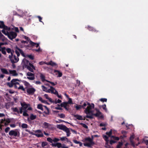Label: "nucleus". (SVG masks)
<instances>
[{
  "mask_svg": "<svg viewBox=\"0 0 148 148\" xmlns=\"http://www.w3.org/2000/svg\"><path fill=\"white\" fill-rule=\"evenodd\" d=\"M57 128L59 129L65 131L66 133V135L67 137L70 136L71 133L69 129L66 126L62 124L58 125L57 126Z\"/></svg>",
  "mask_w": 148,
  "mask_h": 148,
  "instance_id": "f257e3e1",
  "label": "nucleus"
},
{
  "mask_svg": "<svg viewBox=\"0 0 148 148\" xmlns=\"http://www.w3.org/2000/svg\"><path fill=\"white\" fill-rule=\"evenodd\" d=\"M21 80H19L17 79H14L11 80L10 82H8L7 83V86H8L10 88L12 87L13 85H20L19 83L16 82L17 81L21 82Z\"/></svg>",
  "mask_w": 148,
  "mask_h": 148,
  "instance_id": "f03ea898",
  "label": "nucleus"
},
{
  "mask_svg": "<svg viewBox=\"0 0 148 148\" xmlns=\"http://www.w3.org/2000/svg\"><path fill=\"white\" fill-rule=\"evenodd\" d=\"M8 58L12 64L16 63L19 60L18 57L16 56L15 55H14L12 53H11V54L9 55Z\"/></svg>",
  "mask_w": 148,
  "mask_h": 148,
  "instance_id": "7ed1b4c3",
  "label": "nucleus"
},
{
  "mask_svg": "<svg viewBox=\"0 0 148 148\" xmlns=\"http://www.w3.org/2000/svg\"><path fill=\"white\" fill-rule=\"evenodd\" d=\"M25 131L29 133V134H32V135H35L38 137H41L43 136V135L40 130H37L34 131L35 134L34 133L32 132H31L27 129H26Z\"/></svg>",
  "mask_w": 148,
  "mask_h": 148,
  "instance_id": "20e7f679",
  "label": "nucleus"
},
{
  "mask_svg": "<svg viewBox=\"0 0 148 148\" xmlns=\"http://www.w3.org/2000/svg\"><path fill=\"white\" fill-rule=\"evenodd\" d=\"M94 108V104L92 103L91 106H88L87 108L84 110L85 113L87 114H88L90 113H92V111L90 110Z\"/></svg>",
  "mask_w": 148,
  "mask_h": 148,
  "instance_id": "39448f33",
  "label": "nucleus"
},
{
  "mask_svg": "<svg viewBox=\"0 0 148 148\" xmlns=\"http://www.w3.org/2000/svg\"><path fill=\"white\" fill-rule=\"evenodd\" d=\"M17 36V34L16 32L12 31L9 32L7 36L9 39L12 40L15 38Z\"/></svg>",
  "mask_w": 148,
  "mask_h": 148,
  "instance_id": "423d86ee",
  "label": "nucleus"
},
{
  "mask_svg": "<svg viewBox=\"0 0 148 148\" xmlns=\"http://www.w3.org/2000/svg\"><path fill=\"white\" fill-rule=\"evenodd\" d=\"M97 111V112L95 114H92V115L95 116L96 117H98L99 119H103V116L102 115V113L100 112L97 109H95Z\"/></svg>",
  "mask_w": 148,
  "mask_h": 148,
  "instance_id": "0eeeda50",
  "label": "nucleus"
},
{
  "mask_svg": "<svg viewBox=\"0 0 148 148\" xmlns=\"http://www.w3.org/2000/svg\"><path fill=\"white\" fill-rule=\"evenodd\" d=\"M52 146L53 147H57L58 148H69L67 146H65V145L63 144L62 145L61 143H52L51 144Z\"/></svg>",
  "mask_w": 148,
  "mask_h": 148,
  "instance_id": "6e6552de",
  "label": "nucleus"
},
{
  "mask_svg": "<svg viewBox=\"0 0 148 148\" xmlns=\"http://www.w3.org/2000/svg\"><path fill=\"white\" fill-rule=\"evenodd\" d=\"M26 75L28 76L27 77V78L30 80H34L35 78L34 74L31 72H28Z\"/></svg>",
  "mask_w": 148,
  "mask_h": 148,
  "instance_id": "1a4fd4ad",
  "label": "nucleus"
},
{
  "mask_svg": "<svg viewBox=\"0 0 148 148\" xmlns=\"http://www.w3.org/2000/svg\"><path fill=\"white\" fill-rule=\"evenodd\" d=\"M36 89L34 88H27V92L29 95H33L36 91Z\"/></svg>",
  "mask_w": 148,
  "mask_h": 148,
  "instance_id": "9d476101",
  "label": "nucleus"
},
{
  "mask_svg": "<svg viewBox=\"0 0 148 148\" xmlns=\"http://www.w3.org/2000/svg\"><path fill=\"white\" fill-rule=\"evenodd\" d=\"M18 133L19 135V132H17L14 130H11L9 132V134L11 136H14V137H16L18 136Z\"/></svg>",
  "mask_w": 148,
  "mask_h": 148,
  "instance_id": "9b49d317",
  "label": "nucleus"
},
{
  "mask_svg": "<svg viewBox=\"0 0 148 148\" xmlns=\"http://www.w3.org/2000/svg\"><path fill=\"white\" fill-rule=\"evenodd\" d=\"M21 104L22 106L21 107L23 109V110H26L27 108L28 107V106H29V104H27L25 102L21 103Z\"/></svg>",
  "mask_w": 148,
  "mask_h": 148,
  "instance_id": "f8f14e48",
  "label": "nucleus"
},
{
  "mask_svg": "<svg viewBox=\"0 0 148 148\" xmlns=\"http://www.w3.org/2000/svg\"><path fill=\"white\" fill-rule=\"evenodd\" d=\"M87 28V29L90 31L94 32L97 33L99 32L95 28L90 26H88Z\"/></svg>",
  "mask_w": 148,
  "mask_h": 148,
  "instance_id": "ddd939ff",
  "label": "nucleus"
},
{
  "mask_svg": "<svg viewBox=\"0 0 148 148\" xmlns=\"http://www.w3.org/2000/svg\"><path fill=\"white\" fill-rule=\"evenodd\" d=\"M21 82L23 83L24 85L26 86L25 87L26 89L28 88V87H29L30 85V84L29 83L25 80H22L21 81Z\"/></svg>",
  "mask_w": 148,
  "mask_h": 148,
  "instance_id": "4468645a",
  "label": "nucleus"
},
{
  "mask_svg": "<svg viewBox=\"0 0 148 148\" xmlns=\"http://www.w3.org/2000/svg\"><path fill=\"white\" fill-rule=\"evenodd\" d=\"M45 64L48 65H51L52 66L57 65L56 64L53 62L52 61H50L49 62L46 63Z\"/></svg>",
  "mask_w": 148,
  "mask_h": 148,
  "instance_id": "2eb2a0df",
  "label": "nucleus"
},
{
  "mask_svg": "<svg viewBox=\"0 0 148 148\" xmlns=\"http://www.w3.org/2000/svg\"><path fill=\"white\" fill-rule=\"evenodd\" d=\"M92 138L90 137H87L85 138V140L86 141H88L91 143H94L93 142V137L92 136Z\"/></svg>",
  "mask_w": 148,
  "mask_h": 148,
  "instance_id": "dca6fc26",
  "label": "nucleus"
},
{
  "mask_svg": "<svg viewBox=\"0 0 148 148\" xmlns=\"http://www.w3.org/2000/svg\"><path fill=\"white\" fill-rule=\"evenodd\" d=\"M9 73L10 74H12V75L13 76H16L18 75V73L16 72V70H9Z\"/></svg>",
  "mask_w": 148,
  "mask_h": 148,
  "instance_id": "f3484780",
  "label": "nucleus"
},
{
  "mask_svg": "<svg viewBox=\"0 0 148 148\" xmlns=\"http://www.w3.org/2000/svg\"><path fill=\"white\" fill-rule=\"evenodd\" d=\"M54 72L55 73L56 75H58V77H60L62 75V73L58 70H54Z\"/></svg>",
  "mask_w": 148,
  "mask_h": 148,
  "instance_id": "a211bd4d",
  "label": "nucleus"
},
{
  "mask_svg": "<svg viewBox=\"0 0 148 148\" xmlns=\"http://www.w3.org/2000/svg\"><path fill=\"white\" fill-rule=\"evenodd\" d=\"M17 49L23 56L24 57H26V55H25L24 52L21 49L19 48H17Z\"/></svg>",
  "mask_w": 148,
  "mask_h": 148,
  "instance_id": "6ab92c4d",
  "label": "nucleus"
},
{
  "mask_svg": "<svg viewBox=\"0 0 148 148\" xmlns=\"http://www.w3.org/2000/svg\"><path fill=\"white\" fill-rule=\"evenodd\" d=\"M44 127L45 128H48L51 126V125L46 122H45L43 123Z\"/></svg>",
  "mask_w": 148,
  "mask_h": 148,
  "instance_id": "aec40b11",
  "label": "nucleus"
},
{
  "mask_svg": "<svg viewBox=\"0 0 148 148\" xmlns=\"http://www.w3.org/2000/svg\"><path fill=\"white\" fill-rule=\"evenodd\" d=\"M1 72L3 74L8 75L9 73L7 70L5 69L1 68Z\"/></svg>",
  "mask_w": 148,
  "mask_h": 148,
  "instance_id": "412c9836",
  "label": "nucleus"
},
{
  "mask_svg": "<svg viewBox=\"0 0 148 148\" xmlns=\"http://www.w3.org/2000/svg\"><path fill=\"white\" fill-rule=\"evenodd\" d=\"M5 121H6V122L5 123H4V125L5 126H6L8 125L9 123L11 121L10 119L8 118L5 119Z\"/></svg>",
  "mask_w": 148,
  "mask_h": 148,
  "instance_id": "4be33fe9",
  "label": "nucleus"
},
{
  "mask_svg": "<svg viewBox=\"0 0 148 148\" xmlns=\"http://www.w3.org/2000/svg\"><path fill=\"white\" fill-rule=\"evenodd\" d=\"M40 78L42 82H44L45 81H46L47 80L45 79V77L44 75L42 74H41L40 75Z\"/></svg>",
  "mask_w": 148,
  "mask_h": 148,
  "instance_id": "5701e85b",
  "label": "nucleus"
},
{
  "mask_svg": "<svg viewBox=\"0 0 148 148\" xmlns=\"http://www.w3.org/2000/svg\"><path fill=\"white\" fill-rule=\"evenodd\" d=\"M74 116L77 119L79 120H83V119L82 116L78 114L74 115Z\"/></svg>",
  "mask_w": 148,
  "mask_h": 148,
  "instance_id": "b1692460",
  "label": "nucleus"
},
{
  "mask_svg": "<svg viewBox=\"0 0 148 148\" xmlns=\"http://www.w3.org/2000/svg\"><path fill=\"white\" fill-rule=\"evenodd\" d=\"M6 50L7 52V53H10V54H11V53H14V50H12L10 48H7L6 49Z\"/></svg>",
  "mask_w": 148,
  "mask_h": 148,
  "instance_id": "393cba45",
  "label": "nucleus"
},
{
  "mask_svg": "<svg viewBox=\"0 0 148 148\" xmlns=\"http://www.w3.org/2000/svg\"><path fill=\"white\" fill-rule=\"evenodd\" d=\"M73 142L75 144H79V146L81 147L82 146V144L81 142L77 141L75 139L73 140Z\"/></svg>",
  "mask_w": 148,
  "mask_h": 148,
  "instance_id": "a878e982",
  "label": "nucleus"
},
{
  "mask_svg": "<svg viewBox=\"0 0 148 148\" xmlns=\"http://www.w3.org/2000/svg\"><path fill=\"white\" fill-rule=\"evenodd\" d=\"M11 110L14 112H16L18 114H19V111L17 107H13L11 108Z\"/></svg>",
  "mask_w": 148,
  "mask_h": 148,
  "instance_id": "bb28decb",
  "label": "nucleus"
},
{
  "mask_svg": "<svg viewBox=\"0 0 148 148\" xmlns=\"http://www.w3.org/2000/svg\"><path fill=\"white\" fill-rule=\"evenodd\" d=\"M49 86L50 88L51 92V93L55 94V93L56 92V90L53 87L51 86Z\"/></svg>",
  "mask_w": 148,
  "mask_h": 148,
  "instance_id": "cd10ccee",
  "label": "nucleus"
},
{
  "mask_svg": "<svg viewBox=\"0 0 148 148\" xmlns=\"http://www.w3.org/2000/svg\"><path fill=\"white\" fill-rule=\"evenodd\" d=\"M44 96L46 99H48L50 102H53L51 99L49 97L47 94H45Z\"/></svg>",
  "mask_w": 148,
  "mask_h": 148,
  "instance_id": "c85d7f7f",
  "label": "nucleus"
},
{
  "mask_svg": "<svg viewBox=\"0 0 148 148\" xmlns=\"http://www.w3.org/2000/svg\"><path fill=\"white\" fill-rule=\"evenodd\" d=\"M17 48L18 47H16L15 49V52L16 54L17 57H18L20 55V54L19 51L17 49Z\"/></svg>",
  "mask_w": 148,
  "mask_h": 148,
  "instance_id": "c756f323",
  "label": "nucleus"
},
{
  "mask_svg": "<svg viewBox=\"0 0 148 148\" xmlns=\"http://www.w3.org/2000/svg\"><path fill=\"white\" fill-rule=\"evenodd\" d=\"M42 107H43V106L42 105V104H38V105L37 106V108L38 109H40L42 111H43V109L42 108Z\"/></svg>",
  "mask_w": 148,
  "mask_h": 148,
  "instance_id": "7c9ffc66",
  "label": "nucleus"
},
{
  "mask_svg": "<svg viewBox=\"0 0 148 148\" xmlns=\"http://www.w3.org/2000/svg\"><path fill=\"white\" fill-rule=\"evenodd\" d=\"M68 104V103H67V102H63L60 104V106L61 107H63L64 108L66 106H67Z\"/></svg>",
  "mask_w": 148,
  "mask_h": 148,
  "instance_id": "2f4dec72",
  "label": "nucleus"
},
{
  "mask_svg": "<svg viewBox=\"0 0 148 148\" xmlns=\"http://www.w3.org/2000/svg\"><path fill=\"white\" fill-rule=\"evenodd\" d=\"M60 140L61 141L66 140V142H69V139L66 137H63L60 138Z\"/></svg>",
  "mask_w": 148,
  "mask_h": 148,
  "instance_id": "473e14b6",
  "label": "nucleus"
},
{
  "mask_svg": "<svg viewBox=\"0 0 148 148\" xmlns=\"http://www.w3.org/2000/svg\"><path fill=\"white\" fill-rule=\"evenodd\" d=\"M36 115H34L33 114H31L30 116V119L31 120H34L36 118Z\"/></svg>",
  "mask_w": 148,
  "mask_h": 148,
  "instance_id": "72a5a7b5",
  "label": "nucleus"
},
{
  "mask_svg": "<svg viewBox=\"0 0 148 148\" xmlns=\"http://www.w3.org/2000/svg\"><path fill=\"white\" fill-rule=\"evenodd\" d=\"M0 38L1 39L2 41H4L5 40V37L2 34L0 30Z\"/></svg>",
  "mask_w": 148,
  "mask_h": 148,
  "instance_id": "f704fd0d",
  "label": "nucleus"
},
{
  "mask_svg": "<svg viewBox=\"0 0 148 148\" xmlns=\"http://www.w3.org/2000/svg\"><path fill=\"white\" fill-rule=\"evenodd\" d=\"M5 50H6V48L5 47H3L1 48V51L2 53L5 55H6V51H5Z\"/></svg>",
  "mask_w": 148,
  "mask_h": 148,
  "instance_id": "c9c22d12",
  "label": "nucleus"
},
{
  "mask_svg": "<svg viewBox=\"0 0 148 148\" xmlns=\"http://www.w3.org/2000/svg\"><path fill=\"white\" fill-rule=\"evenodd\" d=\"M26 68L30 72H34V70H33V69L32 68H31V67H30L29 66H28L27 65H26Z\"/></svg>",
  "mask_w": 148,
  "mask_h": 148,
  "instance_id": "e433bc0d",
  "label": "nucleus"
},
{
  "mask_svg": "<svg viewBox=\"0 0 148 148\" xmlns=\"http://www.w3.org/2000/svg\"><path fill=\"white\" fill-rule=\"evenodd\" d=\"M18 90H21L22 91L25 92V89L26 88H24L23 86V85H20V86L18 88Z\"/></svg>",
  "mask_w": 148,
  "mask_h": 148,
  "instance_id": "4c0bfd02",
  "label": "nucleus"
},
{
  "mask_svg": "<svg viewBox=\"0 0 148 148\" xmlns=\"http://www.w3.org/2000/svg\"><path fill=\"white\" fill-rule=\"evenodd\" d=\"M94 143H87L84 144V145L85 146H87L89 147H91V145L94 144Z\"/></svg>",
  "mask_w": 148,
  "mask_h": 148,
  "instance_id": "58836bf2",
  "label": "nucleus"
},
{
  "mask_svg": "<svg viewBox=\"0 0 148 148\" xmlns=\"http://www.w3.org/2000/svg\"><path fill=\"white\" fill-rule=\"evenodd\" d=\"M79 124L86 129H88V126L85 124L81 123H79Z\"/></svg>",
  "mask_w": 148,
  "mask_h": 148,
  "instance_id": "ea45409f",
  "label": "nucleus"
},
{
  "mask_svg": "<svg viewBox=\"0 0 148 148\" xmlns=\"http://www.w3.org/2000/svg\"><path fill=\"white\" fill-rule=\"evenodd\" d=\"M123 145V143L121 142H119L118 144L116 146V148H121V146Z\"/></svg>",
  "mask_w": 148,
  "mask_h": 148,
  "instance_id": "a19ab883",
  "label": "nucleus"
},
{
  "mask_svg": "<svg viewBox=\"0 0 148 148\" xmlns=\"http://www.w3.org/2000/svg\"><path fill=\"white\" fill-rule=\"evenodd\" d=\"M23 128H27L28 127V125L25 123H23L21 126Z\"/></svg>",
  "mask_w": 148,
  "mask_h": 148,
  "instance_id": "79ce46f5",
  "label": "nucleus"
},
{
  "mask_svg": "<svg viewBox=\"0 0 148 148\" xmlns=\"http://www.w3.org/2000/svg\"><path fill=\"white\" fill-rule=\"evenodd\" d=\"M26 57H28L32 60H33L34 59V56L32 55H27Z\"/></svg>",
  "mask_w": 148,
  "mask_h": 148,
  "instance_id": "37998d69",
  "label": "nucleus"
},
{
  "mask_svg": "<svg viewBox=\"0 0 148 148\" xmlns=\"http://www.w3.org/2000/svg\"><path fill=\"white\" fill-rule=\"evenodd\" d=\"M55 95H57V96L60 99H62V96L60 95H59L58 91L57 90H56V92L55 93Z\"/></svg>",
  "mask_w": 148,
  "mask_h": 148,
  "instance_id": "c03bdc74",
  "label": "nucleus"
},
{
  "mask_svg": "<svg viewBox=\"0 0 148 148\" xmlns=\"http://www.w3.org/2000/svg\"><path fill=\"white\" fill-rule=\"evenodd\" d=\"M46 82L50 83L53 86L56 85L57 84V82H56L55 83H54L53 82L50 81L48 80H47Z\"/></svg>",
  "mask_w": 148,
  "mask_h": 148,
  "instance_id": "a18cd8bd",
  "label": "nucleus"
},
{
  "mask_svg": "<svg viewBox=\"0 0 148 148\" xmlns=\"http://www.w3.org/2000/svg\"><path fill=\"white\" fill-rule=\"evenodd\" d=\"M48 145V143L46 142H42L41 146L42 147H44L45 146H47Z\"/></svg>",
  "mask_w": 148,
  "mask_h": 148,
  "instance_id": "49530a36",
  "label": "nucleus"
},
{
  "mask_svg": "<svg viewBox=\"0 0 148 148\" xmlns=\"http://www.w3.org/2000/svg\"><path fill=\"white\" fill-rule=\"evenodd\" d=\"M58 115L61 118H64L65 117V115L62 113L59 114Z\"/></svg>",
  "mask_w": 148,
  "mask_h": 148,
  "instance_id": "de8ad7c7",
  "label": "nucleus"
},
{
  "mask_svg": "<svg viewBox=\"0 0 148 148\" xmlns=\"http://www.w3.org/2000/svg\"><path fill=\"white\" fill-rule=\"evenodd\" d=\"M75 107L76 108V109L77 110H78L80 109L81 108H82V105H77L75 106Z\"/></svg>",
  "mask_w": 148,
  "mask_h": 148,
  "instance_id": "09e8293b",
  "label": "nucleus"
},
{
  "mask_svg": "<svg viewBox=\"0 0 148 148\" xmlns=\"http://www.w3.org/2000/svg\"><path fill=\"white\" fill-rule=\"evenodd\" d=\"M2 28H3V29L5 30H10V27H8L7 26H6L5 25H4V26H3V27Z\"/></svg>",
  "mask_w": 148,
  "mask_h": 148,
  "instance_id": "8fccbe9b",
  "label": "nucleus"
},
{
  "mask_svg": "<svg viewBox=\"0 0 148 148\" xmlns=\"http://www.w3.org/2000/svg\"><path fill=\"white\" fill-rule=\"evenodd\" d=\"M41 87L42 90L46 92L47 90V88L43 85H42Z\"/></svg>",
  "mask_w": 148,
  "mask_h": 148,
  "instance_id": "3c124183",
  "label": "nucleus"
},
{
  "mask_svg": "<svg viewBox=\"0 0 148 148\" xmlns=\"http://www.w3.org/2000/svg\"><path fill=\"white\" fill-rule=\"evenodd\" d=\"M1 32L4 34L5 35L8 36L9 32L8 31L6 32L5 30L3 29L2 30Z\"/></svg>",
  "mask_w": 148,
  "mask_h": 148,
  "instance_id": "603ef678",
  "label": "nucleus"
},
{
  "mask_svg": "<svg viewBox=\"0 0 148 148\" xmlns=\"http://www.w3.org/2000/svg\"><path fill=\"white\" fill-rule=\"evenodd\" d=\"M47 140L49 142L52 143V144L53 143H52L53 142V140H52L51 138L49 137L47 138Z\"/></svg>",
  "mask_w": 148,
  "mask_h": 148,
  "instance_id": "864d4df0",
  "label": "nucleus"
},
{
  "mask_svg": "<svg viewBox=\"0 0 148 148\" xmlns=\"http://www.w3.org/2000/svg\"><path fill=\"white\" fill-rule=\"evenodd\" d=\"M23 115L24 116H28V114L26 110H24L23 113Z\"/></svg>",
  "mask_w": 148,
  "mask_h": 148,
  "instance_id": "5fc2aeb1",
  "label": "nucleus"
},
{
  "mask_svg": "<svg viewBox=\"0 0 148 148\" xmlns=\"http://www.w3.org/2000/svg\"><path fill=\"white\" fill-rule=\"evenodd\" d=\"M4 22L2 21H0V28H2L3 27V26H4Z\"/></svg>",
  "mask_w": 148,
  "mask_h": 148,
  "instance_id": "6e6d98bb",
  "label": "nucleus"
},
{
  "mask_svg": "<svg viewBox=\"0 0 148 148\" xmlns=\"http://www.w3.org/2000/svg\"><path fill=\"white\" fill-rule=\"evenodd\" d=\"M103 138L104 139V140L105 141H109L108 140V137L106 135H103Z\"/></svg>",
  "mask_w": 148,
  "mask_h": 148,
  "instance_id": "4d7b16f0",
  "label": "nucleus"
},
{
  "mask_svg": "<svg viewBox=\"0 0 148 148\" xmlns=\"http://www.w3.org/2000/svg\"><path fill=\"white\" fill-rule=\"evenodd\" d=\"M106 135L108 136H110L112 134V130H111L109 132H106Z\"/></svg>",
  "mask_w": 148,
  "mask_h": 148,
  "instance_id": "13d9d810",
  "label": "nucleus"
},
{
  "mask_svg": "<svg viewBox=\"0 0 148 148\" xmlns=\"http://www.w3.org/2000/svg\"><path fill=\"white\" fill-rule=\"evenodd\" d=\"M29 66H30V67H31L34 70H35V67L31 63H29Z\"/></svg>",
  "mask_w": 148,
  "mask_h": 148,
  "instance_id": "bf43d9fd",
  "label": "nucleus"
},
{
  "mask_svg": "<svg viewBox=\"0 0 148 148\" xmlns=\"http://www.w3.org/2000/svg\"><path fill=\"white\" fill-rule=\"evenodd\" d=\"M111 137L113 138L114 139L116 140H118L119 139V138L118 137H116V136H111Z\"/></svg>",
  "mask_w": 148,
  "mask_h": 148,
  "instance_id": "052dcab7",
  "label": "nucleus"
},
{
  "mask_svg": "<svg viewBox=\"0 0 148 148\" xmlns=\"http://www.w3.org/2000/svg\"><path fill=\"white\" fill-rule=\"evenodd\" d=\"M102 107L103 108V109L104 110L106 111H107V109L106 108V105L105 104H104V105H103L102 106Z\"/></svg>",
  "mask_w": 148,
  "mask_h": 148,
  "instance_id": "680f3d73",
  "label": "nucleus"
},
{
  "mask_svg": "<svg viewBox=\"0 0 148 148\" xmlns=\"http://www.w3.org/2000/svg\"><path fill=\"white\" fill-rule=\"evenodd\" d=\"M92 114L91 115H86V117L87 118L90 119H92L93 117L92 116V113H91Z\"/></svg>",
  "mask_w": 148,
  "mask_h": 148,
  "instance_id": "e2e57ef3",
  "label": "nucleus"
},
{
  "mask_svg": "<svg viewBox=\"0 0 148 148\" xmlns=\"http://www.w3.org/2000/svg\"><path fill=\"white\" fill-rule=\"evenodd\" d=\"M59 140L60 139H59L56 138H54L53 139V142L55 143L59 141Z\"/></svg>",
  "mask_w": 148,
  "mask_h": 148,
  "instance_id": "0e129e2a",
  "label": "nucleus"
},
{
  "mask_svg": "<svg viewBox=\"0 0 148 148\" xmlns=\"http://www.w3.org/2000/svg\"><path fill=\"white\" fill-rule=\"evenodd\" d=\"M99 100L103 102H106L107 101V99L106 98H101L99 99Z\"/></svg>",
  "mask_w": 148,
  "mask_h": 148,
  "instance_id": "69168bd1",
  "label": "nucleus"
},
{
  "mask_svg": "<svg viewBox=\"0 0 148 148\" xmlns=\"http://www.w3.org/2000/svg\"><path fill=\"white\" fill-rule=\"evenodd\" d=\"M29 63H30L29 61L28 60H26V62L24 64V65L25 68H26V65H27L28 66H29Z\"/></svg>",
  "mask_w": 148,
  "mask_h": 148,
  "instance_id": "338daca9",
  "label": "nucleus"
},
{
  "mask_svg": "<svg viewBox=\"0 0 148 148\" xmlns=\"http://www.w3.org/2000/svg\"><path fill=\"white\" fill-rule=\"evenodd\" d=\"M10 129V128L9 127H7L5 129V131L6 133H8Z\"/></svg>",
  "mask_w": 148,
  "mask_h": 148,
  "instance_id": "774afa93",
  "label": "nucleus"
}]
</instances>
